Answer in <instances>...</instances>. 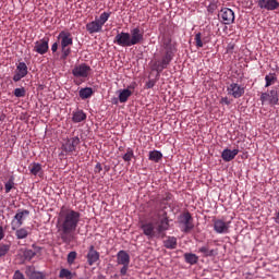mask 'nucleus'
Instances as JSON below:
<instances>
[{"label":"nucleus","instance_id":"f257e3e1","mask_svg":"<svg viewBox=\"0 0 279 279\" xmlns=\"http://www.w3.org/2000/svg\"><path fill=\"white\" fill-rule=\"evenodd\" d=\"M82 220V214L74 209L62 207L57 222V228L59 236L63 243H72L75 239V232L77 231V226Z\"/></svg>","mask_w":279,"mask_h":279},{"label":"nucleus","instance_id":"f03ea898","mask_svg":"<svg viewBox=\"0 0 279 279\" xmlns=\"http://www.w3.org/2000/svg\"><path fill=\"white\" fill-rule=\"evenodd\" d=\"M155 217L157 219L154 221H141L140 229L142 230L145 238L149 241L151 239H165L167 230H169V216L165 207L155 211Z\"/></svg>","mask_w":279,"mask_h":279},{"label":"nucleus","instance_id":"7ed1b4c3","mask_svg":"<svg viewBox=\"0 0 279 279\" xmlns=\"http://www.w3.org/2000/svg\"><path fill=\"white\" fill-rule=\"evenodd\" d=\"M175 51H178V49L175 48L171 37L163 36L160 49L161 58L150 61L151 71H156L158 74L162 73V71H165V69H167V66H169L173 61Z\"/></svg>","mask_w":279,"mask_h":279},{"label":"nucleus","instance_id":"20e7f679","mask_svg":"<svg viewBox=\"0 0 279 279\" xmlns=\"http://www.w3.org/2000/svg\"><path fill=\"white\" fill-rule=\"evenodd\" d=\"M61 45V60H66L71 56V46H73V35L69 31H61L58 35Z\"/></svg>","mask_w":279,"mask_h":279},{"label":"nucleus","instance_id":"39448f33","mask_svg":"<svg viewBox=\"0 0 279 279\" xmlns=\"http://www.w3.org/2000/svg\"><path fill=\"white\" fill-rule=\"evenodd\" d=\"M117 264L122 265L120 276H126L128 269H130V254H128L124 250L119 251L117 253Z\"/></svg>","mask_w":279,"mask_h":279},{"label":"nucleus","instance_id":"423d86ee","mask_svg":"<svg viewBox=\"0 0 279 279\" xmlns=\"http://www.w3.org/2000/svg\"><path fill=\"white\" fill-rule=\"evenodd\" d=\"M29 217V210L27 209H19L11 220V230H16V228H22L23 223H25V219Z\"/></svg>","mask_w":279,"mask_h":279},{"label":"nucleus","instance_id":"0eeeda50","mask_svg":"<svg viewBox=\"0 0 279 279\" xmlns=\"http://www.w3.org/2000/svg\"><path fill=\"white\" fill-rule=\"evenodd\" d=\"M90 65L86 63H81L78 65H75L72 70V75L77 78L86 80L90 75Z\"/></svg>","mask_w":279,"mask_h":279},{"label":"nucleus","instance_id":"6e6552de","mask_svg":"<svg viewBox=\"0 0 279 279\" xmlns=\"http://www.w3.org/2000/svg\"><path fill=\"white\" fill-rule=\"evenodd\" d=\"M179 223L183 226V232L189 233L191 230L195 228V225H193V216H191V213L186 211L183 213L179 217Z\"/></svg>","mask_w":279,"mask_h":279},{"label":"nucleus","instance_id":"1a4fd4ad","mask_svg":"<svg viewBox=\"0 0 279 279\" xmlns=\"http://www.w3.org/2000/svg\"><path fill=\"white\" fill-rule=\"evenodd\" d=\"M80 143L81 141L77 136L66 138L64 140L61 149L65 151V154H73V151H77V145H80Z\"/></svg>","mask_w":279,"mask_h":279},{"label":"nucleus","instance_id":"9d476101","mask_svg":"<svg viewBox=\"0 0 279 279\" xmlns=\"http://www.w3.org/2000/svg\"><path fill=\"white\" fill-rule=\"evenodd\" d=\"M218 17L223 25H232L234 23V11L230 8H223L219 11Z\"/></svg>","mask_w":279,"mask_h":279},{"label":"nucleus","instance_id":"9b49d317","mask_svg":"<svg viewBox=\"0 0 279 279\" xmlns=\"http://www.w3.org/2000/svg\"><path fill=\"white\" fill-rule=\"evenodd\" d=\"M130 40H131V47H134V45H141L143 40H145V32L141 29V27H134L130 31Z\"/></svg>","mask_w":279,"mask_h":279},{"label":"nucleus","instance_id":"f8f14e48","mask_svg":"<svg viewBox=\"0 0 279 279\" xmlns=\"http://www.w3.org/2000/svg\"><path fill=\"white\" fill-rule=\"evenodd\" d=\"M227 93L230 97H233L234 99H240V97H243V95H245V87L239 85V83H231L227 87Z\"/></svg>","mask_w":279,"mask_h":279},{"label":"nucleus","instance_id":"ddd939ff","mask_svg":"<svg viewBox=\"0 0 279 279\" xmlns=\"http://www.w3.org/2000/svg\"><path fill=\"white\" fill-rule=\"evenodd\" d=\"M113 44L119 47H132L130 33L118 32L113 38Z\"/></svg>","mask_w":279,"mask_h":279},{"label":"nucleus","instance_id":"4468645a","mask_svg":"<svg viewBox=\"0 0 279 279\" xmlns=\"http://www.w3.org/2000/svg\"><path fill=\"white\" fill-rule=\"evenodd\" d=\"M214 230L217 234H228L230 232V221L223 219L214 220Z\"/></svg>","mask_w":279,"mask_h":279},{"label":"nucleus","instance_id":"2eb2a0df","mask_svg":"<svg viewBox=\"0 0 279 279\" xmlns=\"http://www.w3.org/2000/svg\"><path fill=\"white\" fill-rule=\"evenodd\" d=\"M33 51L39 53V56H45V53L49 51V38L44 37L43 39L36 41Z\"/></svg>","mask_w":279,"mask_h":279},{"label":"nucleus","instance_id":"dca6fc26","mask_svg":"<svg viewBox=\"0 0 279 279\" xmlns=\"http://www.w3.org/2000/svg\"><path fill=\"white\" fill-rule=\"evenodd\" d=\"M257 5L260 8V10L274 12V10H278L279 2L278 0H257Z\"/></svg>","mask_w":279,"mask_h":279},{"label":"nucleus","instance_id":"f3484780","mask_svg":"<svg viewBox=\"0 0 279 279\" xmlns=\"http://www.w3.org/2000/svg\"><path fill=\"white\" fill-rule=\"evenodd\" d=\"M29 73L27 70V64L25 62H20L16 65L15 74L13 75V82H21Z\"/></svg>","mask_w":279,"mask_h":279},{"label":"nucleus","instance_id":"a211bd4d","mask_svg":"<svg viewBox=\"0 0 279 279\" xmlns=\"http://www.w3.org/2000/svg\"><path fill=\"white\" fill-rule=\"evenodd\" d=\"M236 156H239V148H235L233 150L226 148L221 153V158L225 162H232V160H234Z\"/></svg>","mask_w":279,"mask_h":279},{"label":"nucleus","instance_id":"6ab92c4d","mask_svg":"<svg viewBox=\"0 0 279 279\" xmlns=\"http://www.w3.org/2000/svg\"><path fill=\"white\" fill-rule=\"evenodd\" d=\"M86 29L88 34H99L104 29V26L98 22L97 17L86 24Z\"/></svg>","mask_w":279,"mask_h":279},{"label":"nucleus","instance_id":"aec40b11","mask_svg":"<svg viewBox=\"0 0 279 279\" xmlns=\"http://www.w3.org/2000/svg\"><path fill=\"white\" fill-rule=\"evenodd\" d=\"M12 230L15 232V239H17V241H23L31 234L29 227H19Z\"/></svg>","mask_w":279,"mask_h":279},{"label":"nucleus","instance_id":"412c9836","mask_svg":"<svg viewBox=\"0 0 279 279\" xmlns=\"http://www.w3.org/2000/svg\"><path fill=\"white\" fill-rule=\"evenodd\" d=\"M87 263L90 267H93V265H95V263H97V260H99V252L95 251V246L90 245L89 246V251L87 253Z\"/></svg>","mask_w":279,"mask_h":279},{"label":"nucleus","instance_id":"4be33fe9","mask_svg":"<svg viewBox=\"0 0 279 279\" xmlns=\"http://www.w3.org/2000/svg\"><path fill=\"white\" fill-rule=\"evenodd\" d=\"M25 274L29 279H45V274L36 271V268L34 266H28Z\"/></svg>","mask_w":279,"mask_h":279},{"label":"nucleus","instance_id":"5701e85b","mask_svg":"<svg viewBox=\"0 0 279 279\" xmlns=\"http://www.w3.org/2000/svg\"><path fill=\"white\" fill-rule=\"evenodd\" d=\"M198 252L203 254L205 258L217 256V254H219V251L217 248H210V246L208 245L199 247Z\"/></svg>","mask_w":279,"mask_h":279},{"label":"nucleus","instance_id":"b1692460","mask_svg":"<svg viewBox=\"0 0 279 279\" xmlns=\"http://www.w3.org/2000/svg\"><path fill=\"white\" fill-rule=\"evenodd\" d=\"M28 169L32 175H39V178H43V165H40L39 162L31 163Z\"/></svg>","mask_w":279,"mask_h":279},{"label":"nucleus","instance_id":"393cba45","mask_svg":"<svg viewBox=\"0 0 279 279\" xmlns=\"http://www.w3.org/2000/svg\"><path fill=\"white\" fill-rule=\"evenodd\" d=\"M163 246L167 250H175V247H178V239L175 236H168L163 241Z\"/></svg>","mask_w":279,"mask_h":279},{"label":"nucleus","instance_id":"a878e982","mask_svg":"<svg viewBox=\"0 0 279 279\" xmlns=\"http://www.w3.org/2000/svg\"><path fill=\"white\" fill-rule=\"evenodd\" d=\"M194 40H195V47H197V49H202L204 45H208V38L206 37L202 38V33H197L194 37Z\"/></svg>","mask_w":279,"mask_h":279},{"label":"nucleus","instance_id":"bb28decb","mask_svg":"<svg viewBox=\"0 0 279 279\" xmlns=\"http://www.w3.org/2000/svg\"><path fill=\"white\" fill-rule=\"evenodd\" d=\"M130 97H132V90H130V87L120 90V94H119L120 104H125L128 99H130Z\"/></svg>","mask_w":279,"mask_h":279},{"label":"nucleus","instance_id":"cd10ccee","mask_svg":"<svg viewBox=\"0 0 279 279\" xmlns=\"http://www.w3.org/2000/svg\"><path fill=\"white\" fill-rule=\"evenodd\" d=\"M72 121L73 123H82V121H86V113H84L83 110L73 112Z\"/></svg>","mask_w":279,"mask_h":279},{"label":"nucleus","instance_id":"c85d7f7f","mask_svg":"<svg viewBox=\"0 0 279 279\" xmlns=\"http://www.w3.org/2000/svg\"><path fill=\"white\" fill-rule=\"evenodd\" d=\"M265 88H269V86H274L278 82V75L276 73H269L265 76Z\"/></svg>","mask_w":279,"mask_h":279},{"label":"nucleus","instance_id":"c756f323","mask_svg":"<svg viewBox=\"0 0 279 279\" xmlns=\"http://www.w3.org/2000/svg\"><path fill=\"white\" fill-rule=\"evenodd\" d=\"M183 256L187 265H197V262L199 260V257L193 253H185Z\"/></svg>","mask_w":279,"mask_h":279},{"label":"nucleus","instance_id":"7c9ffc66","mask_svg":"<svg viewBox=\"0 0 279 279\" xmlns=\"http://www.w3.org/2000/svg\"><path fill=\"white\" fill-rule=\"evenodd\" d=\"M94 93L95 92L90 87H84L80 89L78 95L81 99H89V97H93Z\"/></svg>","mask_w":279,"mask_h":279},{"label":"nucleus","instance_id":"2f4dec72","mask_svg":"<svg viewBox=\"0 0 279 279\" xmlns=\"http://www.w3.org/2000/svg\"><path fill=\"white\" fill-rule=\"evenodd\" d=\"M148 160H151L153 162H160V160H162V153H160V150L149 151Z\"/></svg>","mask_w":279,"mask_h":279},{"label":"nucleus","instance_id":"473e14b6","mask_svg":"<svg viewBox=\"0 0 279 279\" xmlns=\"http://www.w3.org/2000/svg\"><path fill=\"white\" fill-rule=\"evenodd\" d=\"M268 95H270V101L272 104V106H278V101H279V96H278V86H275L269 93Z\"/></svg>","mask_w":279,"mask_h":279},{"label":"nucleus","instance_id":"72a5a7b5","mask_svg":"<svg viewBox=\"0 0 279 279\" xmlns=\"http://www.w3.org/2000/svg\"><path fill=\"white\" fill-rule=\"evenodd\" d=\"M259 99L262 101V106H265V104H269V106H274V102H271V96L269 93H262Z\"/></svg>","mask_w":279,"mask_h":279},{"label":"nucleus","instance_id":"f704fd0d","mask_svg":"<svg viewBox=\"0 0 279 279\" xmlns=\"http://www.w3.org/2000/svg\"><path fill=\"white\" fill-rule=\"evenodd\" d=\"M110 12H104L100 14V16L97 19V21L99 22V24L104 27V25H106V23H108V19H110Z\"/></svg>","mask_w":279,"mask_h":279},{"label":"nucleus","instance_id":"c9c22d12","mask_svg":"<svg viewBox=\"0 0 279 279\" xmlns=\"http://www.w3.org/2000/svg\"><path fill=\"white\" fill-rule=\"evenodd\" d=\"M59 278L73 279V272L66 268H62L59 272Z\"/></svg>","mask_w":279,"mask_h":279},{"label":"nucleus","instance_id":"e433bc0d","mask_svg":"<svg viewBox=\"0 0 279 279\" xmlns=\"http://www.w3.org/2000/svg\"><path fill=\"white\" fill-rule=\"evenodd\" d=\"M122 158L124 162H130L132 158H134V150H132V148H128Z\"/></svg>","mask_w":279,"mask_h":279},{"label":"nucleus","instance_id":"4c0bfd02","mask_svg":"<svg viewBox=\"0 0 279 279\" xmlns=\"http://www.w3.org/2000/svg\"><path fill=\"white\" fill-rule=\"evenodd\" d=\"M10 244H0V258H3L10 252Z\"/></svg>","mask_w":279,"mask_h":279},{"label":"nucleus","instance_id":"58836bf2","mask_svg":"<svg viewBox=\"0 0 279 279\" xmlns=\"http://www.w3.org/2000/svg\"><path fill=\"white\" fill-rule=\"evenodd\" d=\"M77 258V252L72 251L68 254V265H73V263H75V259Z\"/></svg>","mask_w":279,"mask_h":279},{"label":"nucleus","instance_id":"ea45409f","mask_svg":"<svg viewBox=\"0 0 279 279\" xmlns=\"http://www.w3.org/2000/svg\"><path fill=\"white\" fill-rule=\"evenodd\" d=\"M26 94H27V92L25 90V87L15 88L13 92V95L19 98L25 97Z\"/></svg>","mask_w":279,"mask_h":279},{"label":"nucleus","instance_id":"a19ab883","mask_svg":"<svg viewBox=\"0 0 279 279\" xmlns=\"http://www.w3.org/2000/svg\"><path fill=\"white\" fill-rule=\"evenodd\" d=\"M24 259L25 260H32V258H34V256H36V252L32 251V250H25L23 253Z\"/></svg>","mask_w":279,"mask_h":279},{"label":"nucleus","instance_id":"79ce46f5","mask_svg":"<svg viewBox=\"0 0 279 279\" xmlns=\"http://www.w3.org/2000/svg\"><path fill=\"white\" fill-rule=\"evenodd\" d=\"M14 189V180L10 179L5 184H4V190L5 193H10Z\"/></svg>","mask_w":279,"mask_h":279},{"label":"nucleus","instance_id":"37998d69","mask_svg":"<svg viewBox=\"0 0 279 279\" xmlns=\"http://www.w3.org/2000/svg\"><path fill=\"white\" fill-rule=\"evenodd\" d=\"M13 279H25V275L21 270H16L13 275Z\"/></svg>","mask_w":279,"mask_h":279},{"label":"nucleus","instance_id":"c03bdc74","mask_svg":"<svg viewBox=\"0 0 279 279\" xmlns=\"http://www.w3.org/2000/svg\"><path fill=\"white\" fill-rule=\"evenodd\" d=\"M220 104H225V106H230V99H228V97H222L220 99Z\"/></svg>","mask_w":279,"mask_h":279},{"label":"nucleus","instance_id":"a18cd8bd","mask_svg":"<svg viewBox=\"0 0 279 279\" xmlns=\"http://www.w3.org/2000/svg\"><path fill=\"white\" fill-rule=\"evenodd\" d=\"M95 173H101L102 168H101V163H97L94 168Z\"/></svg>","mask_w":279,"mask_h":279},{"label":"nucleus","instance_id":"49530a36","mask_svg":"<svg viewBox=\"0 0 279 279\" xmlns=\"http://www.w3.org/2000/svg\"><path fill=\"white\" fill-rule=\"evenodd\" d=\"M51 51L52 53H56V51H58V43L52 44Z\"/></svg>","mask_w":279,"mask_h":279},{"label":"nucleus","instance_id":"de8ad7c7","mask_svg":"<svg viewBox=\"0 0 279 279\" xmlns=\"http://www.w3.org/2000/svg\"><path fill=\"white\" fill-rule=\"evenodd\" d=\"M5 236V231L3 230V228L0 226V241H2V239Z\"/></svg>","mask_w":279,"mask_h":279},{"label":"nucleus","instance_id":"09e8293b","mask_svg":"<svg viewBox=\"0 0 279 279\" xmlns=\"http://www.w3.org/2000/svg\"><path fill=\"white\" fill-rule=\"evenodd\" d=\"M217 9V5L216 4H210L208 7V12H215V10Z\"/></svg>","mask_w":279,"mask_h":279},{"label":"nucleus","instance_id":"8fccbe9b","mask_svg":"<svg viewBox=\"0 0 279 279\" xmlns=\"http://www.w3.org/2000/svg\"><path fill=\"white\" fill-rule=\"evenodd\" d=\"M171 197H173V195H171L169 193L166 194V197H165L166 202H170Z\"/></svg>","mask_w":279,"mask_h":279},{"label":"nucleus","instance_id":"3c124183","mask_svg":"<svg viewBox=\"0 0 279 279\" xmlns=\"http://www.w3.org/2000/svg\"><path fill=\"white\" fill-rule=\"evenodd\" d=\"M147 88H154V82L149 81V82L147 83Z\"/></svg>","mask_w":279,"mask_h":279},{"label":"nucleus","instance_id":"603ef678","mask_svg":"<svg viewBox=\"0 0 279 279\" xmlns=\"http://www.w3.org/2000/svg\"><path fill=\"white\" fill-rule=\"evenodd\" d=\"M278 97H279V86H278Z\"/></svg>","mask_w":279,"mask_h":279}]
</instances>
